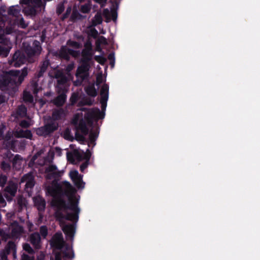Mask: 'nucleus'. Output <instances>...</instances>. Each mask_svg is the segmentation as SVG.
<instances>
[{
    "mask_svg": "<svg viewBox=\"0 0 260 260\" xmlns=\"http://www.w3.org/2000/svg\"><path fill=\"white\" fill-rule=\"evenodd\" d=\"M23 249L28 253L29 254H32L35 253L34 250L32 248L30 245L28 243H25L23 245Z\"/></svg>",
    "mask_w": 260,
    "mask_h": 260,
    "instance_id": "obj_43",
    "label": "nucleus"
},
{
    "mask_svg": "<svg viewBox=\"0 0 260 260\" xmlns=\"http://www.w3.org/2000/svg\"><path fill=\"white\" fill-rule=\"evenodd\" d=\"M84 90L86 94L89 96L95 98L98 94V92L94 84L87 86L85 87Z\"/></svg>",
    "mask_w": 260,
    "mask_h": 260,
    "instance_id": "obj_26",
    "label": "nucleus"
},
{
    "mask_svg": "<svg viewBox=\"0 0 260 260\" xmlns=\"http://www.w3.org/2000/svg\"><path fill=\"white\" fill-rule=\"evenodd\" d=\"M63 242L61 233H56L51 240L50 245L56 249H61L63 247Z\"/></svg>",
    "mask_w": 260,
    "mask_h": 260,
    "instance_id": "obj_11",
    "label": "nucleus"
},
{
    "mask_svg": "<svg viewBox=\"0 0 260 260\" xmlns=\"http://www.w3.org/2000/svg\"><path fill=\"white\" fill-rule=\"evenodd\" d=\"M84 105L91 106L93 105L94 100L89 98H86L82 101Z\"/></svg>",
    "mask_w": 260,
    "mask_h": 260,
    "instance_id": "obj_53",
    "label": "nucleus"
},
{
    "mask_svg": "<svg viewBox=\"0 0 260 260\" xmlns=\"http://www.w3.org/2000/svg\"><path fill=\"white\" fill-rule=\"evenodd\" d=\"M26 60L25 54L19 50H17L13 56L9 59L8 63L11 66L16 68L20 67Z\"/></svg>",
    "mask_w": 260,
    "mask_h": 260,
    "instance_id": "obj_8",
    "label": "nucleus"
},
{
    "mask_svg": "<svg viewBox=\"0 0 260 260\" xmlns=\"http://www.w3.org/2000/svg\"><path fill=\"white\" fill-rule=\"evenodd\" d=\"M1 138L5 141H9L12 137V134L10 132H8L6 135H4L3 129H0Z\"/></svg>",
    "mask_w": 260,
    "mask_h": 260,
    "instance_id": "obj_38",
    "label": "nucleus"
},
{
    "mask_svg": "<svg viewBox=\"0 0 260 260\" xmlns=\"http://www.w3.org/2000/svg\"><path fill=\"white\" fill-rule=\"evenodd\" d=\"M11 161H3L1 164V169L4 171H9L11 169Z\"/></svg>",
    "mask_w": 260,
    "mask_h": 260,
    "instance_id": "obj_37",
    "label": "nucleus"
},
{
    "mask_svg": "<svg viewBox=\"0 0 260 260\" xmlns=\"http://www.w3.org/2000/svg\"><path fill=\"white\" fill-rule=\"evenodd\" d=\"M64 115V110L62 108L54 109L52 113V118L53 121L59 120Z\"/></svg>",
    "mask_w": 260,
    "mask_h": 260,
    "instance_id": "obj_25",
    "label": "nucleus"
},
{
    "mask_svg": "<svg viewBox=\"0 0 260 260\" xmlns=\"http://www.w3.org/2000/svg\"><path fill=\"white\" fill-rule=\"evenodd\" d=\"M8 181V177L6 175L1 174L0 175V186L4 188Z\"/></svg>",
    "mask_w": 260,
    "mask_h": 260,
    "instance_id": "obj_40",
    "label": "nucleus"
},
{
    "mask_svg": "<svg viewBox=\"0 0 260 260\" xmlns=\"http://www.w3.org/2000/svg\"><path fill=\"white\" fill-rule=\"evenodd\" d=\"M50 65L49 60L46 59L44 60L40 64V69L44 72H46L48 67Z\"/></svg>",
    "mask_w": 260,
    "mask_h": 260,
    "instance_id": "obj_44",
    "label": "nucleus"
},
{
    "mask_svg": "<svg viewBox=\"0 0 260 260\" xmlns=\"http://www.w3.org/2000/svg\"><path fill=\"white\" fill-rule=\"evenodd\" d=\"M57 168L54 165H50L45 169V173H47V178L48 179H55L61 176L60 171H56Z\"/></svg>",
    "mask_w": 260,
    "mask_h": 260,
    "instance_id": "obj_13",
    "label": "nucleus"
},
{
    "mask_svg": "<svg viewBox=\"0 0 260 260\" xmlns=\"http://www.w3.org/2000/svg\"><path fill=\"white\" fill-rule=\"evenodd\" d=\"M82 50H85L88 51H92V45L90 40H87L84 44V48Z\"/></svg>",
    "mask_w": 260,
    "mask_h": 260,
    "instance_id": "obj_52",
    "label": "nucleus"
},
{
    "mask_svg": "<svg viewBox=\"0 0 260 260\" xmlns=\"http://www.w3.org/2000/svg\"><path fill=\"white\" fill-rule=\"evenodd\" d=\"M20 11V10L19 6H11L9 8L8 10V13L9 15L17 17L19 14Z\"/></svg>",
    "mask_w": 260,
    "mask_h": 260,
    "instance_id": "obj_33",
    "label": "nucleus"
},
{
    "mask_svg": "<svg viewBox=\"0 0 260 260\" xmlns=\"http://www.w3.org/2000/svg\"><path fill=\"white\" fill-rule=\"evenodd\" d=\"M79 99V95L77 93L73 92L70 99V101L72 105L75 104Z\"/></svg>",
    "mask_w": 260,
    "mask_h": 260,
    "instance_id": "obj_45",
    "label": "nucleus"
},
{
    "mask_svg": "<svg viewBox=\"0 0 260 260\" xmlns=\"http://www.w3.org/2000/svg\"><path fill=\"white\" fill-rule=\"evenodd\" d=\"M6 250L7 254H9L11 252L15 254L16 252V246L15 243L13 241H9L6 246Z\"/></svg>",
    "mask_w": 260,
    "mask_h": 260,
    "instance_id": "obj_29",
    "label": "nucleus"
},
{
    "mask_svg": "<svg viewBox=\"0 0 260 260\" xmlns=\"http://www.w3.org/2000/svg\"><path fill=\"white\" fill-rule=\"evenodd\" d=\"M103 82V79L102 75H99L96 79V85L99 86Z\"/></svg>",
    "mask_w": 260,
    "mask_h": 260,
    "instance_id": "obj_61",
    "label": "nucleus"
},
{
    "mask_svg": "<svg viewBox=\"0 0 260 260\" xmlns=\"http://www.w3.org/2000/svg\"><path fill=\"white\" fill-rule=\"evenodd\" d=\"M91 8L88 4H85L81 6L80 11L83 13H88L90 12Z\"/></svg>",
    "mask_w": 260,
    "mask_h": 260,
    "instance_id": "obj_48",
    "label": "nucleus"
},
{
    "mask_svg": "<svg viewBox=\"0 0 260 260\" xmlns=\"http://www.w3.org/2000/svg\"><path fill=\"white\" fill-rule=\"evenodd\" d=\"M81 176L82 175H80L77 170L72 171L70 173V176L72 181Z\"/></svg>",
    "mask_w": 260,
    "mask_h": 260,
    "instance_id": "obj_49",
    "label": "nucleus"
},
{
    "mask_svg": "<svg viewBox=\"0 0 260 260\" xmlns=\"http://www.w3.org/2000/svg\"><path fill=\"white\" fill-rule=\"evenodd\" d=\"M36 134L39 136H43L45 138L47 137L44 126H41L36 128Z\"/></svg>",
    "mask_w": 260,
    "mask_h": 260,
    "instance_id": "obj_36",
    "label": "nucleus"
},
{
    "mask_svg": "<svg viewBox=\"0 0 260 260\" xmlns=\"http://www.w3.org/2000/svg\"><path fill=\"white\" fill-rule=\"evenodd\" d=\"M72 8L71 7H69L67 8L66 12L63 14L62 16V20H64L67 19L71 12Z\"/></svg>",
    "mask_w": 260,
    "mask_h": 260,
    "instance_id": "obj_54",
    "label": "nucleus"
},
{
    "mask_svg": "<svg viewBox=\"0 0 260 260\" xmlns=\"http://www.w3.org/2000/svg\"><path fill=\"white\" fill-rule=\"evenodd\" d=\"M78 117L76 116L73 119V123L75 125L78 124L77 129V131H80L82 134H79L77 132L76 133V137L81 140H83L84 139V136L87 135L89 133V128H88L86 121L84 119L82 118L79 120L78 124Z\"/></svg>",
    "mask_w": 260,
    "mask_h": 260,
    "instance_id": "obj_6",
    "label": "nucleus"
},
{
    "mask_svg": "<svg viewBox=\"0 0 260 260\" xmlns=\"http://www.w3.org/2000/svg\"><path fill=\"white\" fill-rule=\"evenodd\" d=\"M40 234L42 235V236L44 238H45L48 233V229H47V226L45 225L41 226L40 228Z\"/></svg>",
    "mask_w": 260,
    "mask_h": 260,
    "instance_id": "obj_46",
    "label": "nucleus"
},
{
    "mask_svg": "<svg viewBox=\"0 0 260 260\" xmlns=\"http://www.w3.org/2000/svg\"><path fill=\"white\" fill-rule=\"evenodd\" d=\"M35 206L39 212H44L46 208L45 200L40 196H37L33 199Z\"/></svg>",
    "mask_w": 260,
    "mask_h": 260,
    "instance_id": "obj_16",
    "label": "nucleus"
},
{
    "mask_svg": "<svg viewBox=\"0 0 260 260\" xmlns=\"http://www.w3.org/2000/svg\"><path fill=\"white\" fill-rule=\"evenodd\" d=\"M24 233L23 227L20 225L17 222H14L12 224V229L11 234L13 238H18Z\"/></svg>",
    "mask_w": 260,
    "mask_h": 260,
    "instance_id": "obj_17",
    "label": "nucleus"
},
{
    "mask_svg": "<svg viewBox=\"0 0 260 260\" xmlns=\"http://www.w3.org/2000/svg\"><path fill=\"white\" fill-rule=\"evenodd\" d=\"M21 182H26L25 190L28 194L31 193L35 185V177L32 173L29 172L24 175L21 178Z\"/></svg>",
    "mask_w": 260,
    "mask_h": 260,
    "instance_id": "obj_9",
    "label": "nucleus"
},
{
    "mask_svg": "<svg viewBox=\"0 0 260 260\" xmlns=\"http://www.w3.org/2000/svg\"><path fill=\"white\" fill-rule=\"evenodd\" d=\"M103 15L106 18V22H109L111 21V18L110 17V11L107 8L103 10Z\"/></svg>",
    "mask_w": 260,
    "mask_h": 260,
    "instance_id": "obj_51",
    "label": "nucleus"
},
{
    "mask_svg": "<svg viewBox=\"0 0 260 260\" xmlns=\"http://www.w3.org/2000/svg\"><path fill=\"white\" fill-rule=\"evenodd\" d=\"M94 59L102 65H104L107 61L106 58L101 55H95L94 56Z\"/></svg>",
    "mask_w": 260,
    "mask_h": 260,
    "instance_id": "obj_42",
    "label": "nucleus"
},
{
    "mask_svg": "<svg viewBox=\"0 0 260 260\" xmlns=\"http://www.w3.org/2000/svg\"><path fill=\"white\" fill-rule=\"evenodd\" d=\"M26 68L19 70H10L0 74V88L2 90L16 91L27 75Z\"/></svg>",
    "mask_w": 260,
    "mask_h": 260,
    "instance_id": "obj_2",
    "label": "nucleus"
},
{
    "mask_svg": "<svg viewBox=\"0 0 260 260\" xmlns=\"http://www.w3.org/2000/svg\"><path fill=\"white\" fill-rule=\"evenodd\" d=\"M93 51L82 50L81 51V58L80 62L89 63L92 60Z\"/></svg>",
    "mask_w": 260,
    "mask_h": 260,
    "instance_id": "obj_21",
    "label": "nucleus"
},
{
    "mask_svg": "<svg viewBox=\"0 0 260 260\" xmlns=\"http://www.w3.org/2000/svg\"><path fill=\"white\" fill-rule=\"evenodd\" d=\"M63 137L65 139L68 140L72 141L73 139V136L71 135V132L68 128L64 131L63 133Z\"/></svg>",
    "mask_w": 260,
    "mask_h": 260,
    "instance_id": "obj_47",
    "label": "nucleus"
},
{
    "mask_svg": "<svg viewBox=\"0 0 260 260\" xmlns=\"http://www.w3.org/2000/svg\"><path fill=\"white\" fill-rule=\"evenodd\" d=\"M41 236L38 232L31 234L29 236V241L36 249L41 247Z\"/></svg>",
    "mask_w": 260,
    "mask_h": 260,
    "instance_id": "obj_18",
    "label": "nucleus"
},
{
    "mask_svg": "<svg viewBox=\"0 0 260 260\" xmlns=\"http://www.w3.org/2000/svg\"><path fill=\"white\" fill-rule=\"evenodd\" d=\"M19 26L22 28H25L27 26V24L25 23L24 19L21 18L19 22Z\"/></svg>",
    "mask_w": 260,
    "mask_h": 260,
    "instance_id": "obj_60",
    "label": "nucleus"
},
{
    "mask_svg": "<svg viewBox=\"0 0 260 260\" xmlns=\"http://www.w3.org/2000/svg\"><path fill=\"white\" fill-rule=\"evenodd\" d=\"M23 12L26 15L35 16L37 14V10L35 7L27 6L23 9Z\"/></svg>",
    "mask_w": 260,
    "mask_h": 260,
    "instance_id": "obj_27",
    "label": "nucleus"
},
{
    "mask_svg": "<svg viewBox=\"0 0 260 260\" xmlns=\"http://www.w3.org/2000/svg\"><path fill=\"white\" fill-rule=\"evenodd\" d=\"M101 100L100 103H107L109 97V86L107 84H104L101 89Z\"/></svg>",
    "mask_w": 260,
    "mask_h": 260,
    "instance_id": "obj_23",
    "label": "nucleus"
},
{
    "mask_svg": "<svg viewBox=\"0 0 260 260\" xmlns=\"http://www.w3.org/2000/svg\"><path fill=\"white\" fill-rule=\"evenodd\" d=\"M89 165V162L85 161L82 163L80 167V170L81 172H83L84 170L86 169Z\"/></svg>",
    "mask_w": 260,
    "mask_h": 260,
    "instance_id": "obj_64",
    "label": "nucleus"
},
{
    "mask_svg": "<svg viewBox=\"0 0 260 260\" xmlns=\"http://www.w3.org/2000/svg\"><path fill=\"white\" fill-rule=\"evenodd\" d=\"M57 92L58 95L52 101V103L57 107H61L67 101V91H61Z\"/></svg>",
    "mask_w": 260,
    "mask_h": 260,
    "instance_id": "obj_14",
    "label": "nucleus"
},
{
    "mask_svg": "<svg viewBox=\"0 0 260 260\" xmlns=\"http://www.w3.org/2000/svg\"><path fill=\"white\" fill-rule=\"evenodd\" d=\"M5 158H8V160L11 161L14 167L16 166L18 164L20 163L22 159V157L19 154H16L14 156L11 151H8L5 154Z\"/></svg>",
    "mask_w": 260,
    "mask_h": 260,
    "instance_id": "obj_19",
    "label": "nucleus"
},
{
    "mask_svg": "<svg viewBox=\"0 0 260 260\" xmlns=\"http://www.w3.org/2000/svg\"><path fill=\"white\" fill-rule=\"evenodd\" d=\"M64 184L67 189V192L70 193H73L75 192V190L73 186L70 183L67 181L64 182Z\"/></svg>",
    "mask_w": 260,
    "mask_h": 260,
    "instance_id": "obj_39",
    "label": "nucleus"
},
{
    "mask_svg": "<svg viewBox=\"0 0 260 260\" xmlns=\"http://www.w3.org/2000/svg\"><path fill=\"white\" fill-rule=\"evenodd\" d=\"M68 82V78L64 75H60L57 80V83L56 88H57V92L59 91H67V87L66 85Z\"/></svg>",
    "mask_w": 260,
    "mask_h": 260,
    "instance_id": "obj_15",
    "label": "nucleus"
},
{
    "mask_svg": "<svg viewBox=\"0 0 260 260\" xmlns=\"http://www.w3.org/2000/svg\"><path fill=\"white\" fill-rule=\"evenodd\" d=\"M35 257L34 256H29L26 254L23 253L21 256V260H34Z\"/></svg>",
    "mask_w": 260,
    "mask_h": 260,
    "instance_id": "obj_59",
    "label": "nucleus"
},
{
    "mask_svg": "<svg viewBox=\"0 0 260 260\" xmlns=\"http://www.w3.org/2000/svg\"><path fill=\"white\" fill-rule=\"evenodd\" d=\"M27 109L26 107L23 105L18 106L16 113L17 116L21 117H24L26 115Z\"/></svg>",
    "mask_w": 260,
    "mask_h": 260,
    "instance_id": "obj_32",
    "label": "nucleus"
},
{
    "mask_svg": "<svg viewBox=\"0 0 260 260\" xmlns=\"http://www.w3.org/2000/svg\"><path fill=\"white\" fill-rule=\"evenodd\" d=\"M111 18L113 21H115L117 18V13L116 10L112 9L111 10Z\"/></svg>",
    "mask_w": 260,
    "mask_h": 260,
    "instance_id": "obj_56",
    "label": "nucleus"
},
{
    "mask_svg": "<svg viewBox=\"0 0 260 260\" xmlns=\"http://www.w3.org/2000/svg\"><path fill=\"white\" fill-rule=\"evenodd\" d=\"M108 59L110 61V64L111 66H114V54L113 53H110L108 56Z\"/></svg>",
    "mask_w": 260,
    "mask_h": 260,
    "instance_id": "obj_58",
    "label": "nucleus"
},
{
    "mask_svg": "<svg viewBox=\"0 0 260 260\" xmlns=\"http://www.w3.org/2000/svg\"><path fill=\"white\" fill-rule=\"evenodd\" d=\"M44 126L47 136L56 131L58 127V123L53 121H51L50 122L45 124Z\"/></svg>",
    "mask_w": 260,
    "mask_h": 260,
    "instance_id": "obj_22",
    "label": "nucleus"
},
{
    "mask_svg": "<svg viewBox=\"0 0 260 260\" xmlns=\"http://www.w3.org/2000/svg\"><path fill=\"white\" fill-rule=\"evenodd\" d=\"M98 31L95 28H94L91 29L90 35L93 38H96L98 37Z\"/></svg>",
    "mask_w": 260,
    "mask_h": 260,
    "instance_id": "obj_63",
    "label": "nucleus"
},
{
    "mask_svg": "<svg viewBox=\"0 0 260 260\" xmlns=\"http://www.w3.org/2000/svg\"><path fill=\"white\" fill-rule=\"evenodd\" d=\"M86 18V16H84L81 15L79 12H78L77 11H73L71 19L72 21H75L77 20H82Z\"/></svg>",
    "mask_w": 260,
    "mask_h": 260,
    "instance_id": "obj_34",
    "label": "nucleus"
},
{
    "mask_svg": "<svg viewBox=\"0 0 260 260\" xmlns=\"http://www.w3.org/2000/svg\"><path fill=\"white\" fill-rule=\"evenodd\" d=\"M79 200L75 195L68 197V202L61 198L54 201L57 207L54 215L57 220L62 222L64 220L71 221L76 224L79 220L80 209L79 207Z\"/></svg>",
    "mask_w": 260,
    "mask_h": 260,
    "instance_id": "obj_1",
    "label": "nucleus"
},
{
    "mask_svg": "<svg viewBox=\"0 0 260 260\" xmlns=\"http://www.w3.org/2000/svg\"><path fill=\"white\" fill-rule=\"evenodd\" d=\"M9 53V50L5 47L0 46V55L4 57L7 56Z\"/></svg>",
    "mask_w": 260,
    "mask_h": 260,
    "instance_id": "obj_50",
    "label": "nucleus"
},
{
    "mask_svg": "<svg viewBox=\"0 0 260 260\" xmlns=\"http://www.w3.org/2000/svg\"><path fill=\"white\" fill-rule=\"evenodd\" d=\"M15 135L17 138H25L30 140H32V134L30 130H17L15 132Z\"/></svg>",
    "mask_w": 260,
    "mask_h": 260,
    "instance_id": "obj_24",
    "label": "nucleus"
},
{
    "mask_svg": "<svg viewBox=\"0 0 260 260\" xmlns=\"http://www.w3.org/2000/svg\"><path fill=\"white\" fill-rule=\"evenodd\" d=\"M75 230L76 227L74 224H67L62 229V231L65 235L70 238L71 240H73Z\"/></svg>",
    "mask_w": 260,
    "mask_h": 260,
    "instance_id": "obj_20",
    "label": "nucleus"
},
{
    "mask_svg": "<svg viewBox=\"0 0 260 260\" xmlns=\"http://www.w3.org/2000/svg\"><path fill=\"white\" fill-rule=\"evenodd\" d=\"M91 152L88 149L86 152H84V160H85V161L89 162L90 157H91Z\"/></svg>",
    "mask_w": 260,
    "mask_h": 260,
    "instance_id": "obj_55",
    "label": "nucleus"
},
{
    "mask_svg": "<svg viewBox=\"0 0 260 260\" xmlns=\"http://www.w3.org/2000/svg\"><path fill=\"white\" fill-rule=\"evenodd\" d=\"M30 90L34 94H37L39 91L38 79L34 78L30 82Z\"/></svg>",
    "mask_w": 260,
    "mask_h": 260,
    "instance_id": "obj_28",
    "label": "nucleus"
},
{
    "mask_svg": "<svg viewBox=\"0 0 260 260\" xmlns=\"http://www.w3.org/2000/svg\"><path fill=\"white\" fill-rule=\"evenodd\" d=\"M67 157L68 159L72 162L74 161L75 159L78 161H81L84 160V151L75 149L72 152H67Z\"/></svg>",
    "mask_w": 260,
    "mask_h": 260,
    "instance_id": "obj_12",
    "label": "nucleus"
},
{
    "mask_svg": "<svg viewBox=\"0 0 260 260\" xmlns=\"http://www.w3.org/2000/svg\"><path fill=\"white\" fill-rule=\"evenodd\" d=\"M64 3L62 2V3H59L57 5V7H56V14L58 15H60V14H61L62 13V12L64 11Z\"/></svg>",
    "mask_w": 260,
    "mask_h": 260,
    "instance_id": "obj_41",
    "label": "nucleus"
},
{
    "mask_svg": "<svg viewBox=\"0 0 260 260\" xmlns=\"http://www.w3.org/2000/svg\"><path fill=\"white\" fill-rule=\"evenodd\" d=\"M18 189V183L17 182L10 180L4 189V196L8 202L12 201L13 198L16 196Z\"/></svg>",
    "mask_w": 260,
    "mask_h": 260,
    "instance_id": "obj_5",
    "label": "nucleus"
},
{
    "mask_svg": "<svg viewBox=\"0 0 260 260\" xmlns=\"http://www.w3.org/2000/svg\"><path fill=\"white\" fill-rule=\"evenodd\" d=\"M102 22L103 18L101 13L100 12H97L93 18L92 19V25L95 26L99 24H101Z\"/></svg>",
    "mask_w": 260,
    "mask_h": 260,
    "instance_id": "obj_31",
    "label": "nucleus"
},
{
    "mask_svg": "<svg viewBox=\"0 0 260 260\" xmlns=\"http://www.w3.org/2000/svg\"><path fill=\"white\" fill-rule=\"evenodd\" d=\"M19 125L22 128H27L30 125L28 121L26 120H23L21 121V122L19 123Z\"/></svg>",
    "mask_w": 260,
    "mask_h": 260,
    "instance_id": "obj_57",
    "label": "nucleus"
},
{
    "mask_svg": "<svg viewBox=\"0 0 260 260\" xmlns=\"http://www.w3.org/2000/svg\"><path fill=\"white\" fill-rule=\"evenodd\" d=\"M80 63L81 65L78 67L75 73V76L77 78H82V80H85L87 79L89 77V71L90 65L89 63Z\"/></svg>",
    "mask_w": 260,
    "mask_h": 260,
    "instance_id": "obj_10",
    "label": "nucleus"
},
{
    "mask_svg": "<svg viewBox=\"0 0 260 260\" xmlns=\"http://www.w3.org/2000/svg\"><path fill=\"white\" fill-rule=\"evenodd\" d=\"M68 44L76 48H79L80 47V43L76 41H69Z\"/></svg>",
    "mask_w": 260,
    "mask_h": 260,
    "instance_id": "obj_62",
    "label": "nucleus"
},
{
    "mask_svg": "<svg viewBox=\"0 0 260 260\" xmlns=\"http://www.w3.org/2000/svg\"><path fill=\"white\" fill-rule=\"evenodd\" d=\"M101 104L102 111L99 108H92L84 114V119L86 120L89 126H92L94 121L97 122L100 119L105 117V111L107 107V103H100Z\"/></svg>",
    "mask_w": 260,
    "mask_h": 260,
    "instance_id": "obj_3",
    "label": "nucleus"
},
{
    "mask_svg": "<svg viewBox=\"0 0 260 260\" xmlns=\"http://www.w3.org/2000/svg\"><path fill=\"white\" fill-rule=\"evenodd\" d=\"M99 132L97 131H91L89 134V141L91 144L93 146L95 145V141L98 137Z\"/></svg>",
    "mask_w": 260,
    "mask_h": 260,
    "instance_id": "obj_30",
    "label": "nucleus"
},
{
    "mask_svg": "<svg viewBox=\"0 0 260 260\" xmlns=\"http://www.w3.org/2000/svg\"><path fill=\"white\" fill-rule=\"evenodd\" d=\"M42 50L41 43L38 40H34L31 45H28L24 48L25 53L30 59L32 57L39 56Z\"/></svg>",
    "mask_w": 260,
    "mask_h": 260,
    "instance_id": "obj_4",
    "label": "nucleus"
},
{
    "mask_svg": "<svg viewBox=\"0 0 260 260\" xmlns=\"http://www.w3.org/2000/svg\"><path fill=\"white\" fill-rule=\"evenodd\" d=\"M74 185L78 189H82L84 187L85 183L83 181L82 176L73 180Z\"/></svg>",
    "mask_w": 260,
    "mask_h": 260,
    "instance_id": "obj_35",
    "label": "nucleus"
},
{
    "mask_svg": "<svg viewBox=\"0 0 260 260\" xmlns=\"http://www.w3.org/2000/svg\"><path fill=\"white\" fill-rule=\"evenodd\" d=\"M79 54V51L68 48L66 46H62L60 49L54 53V55L61 59L69 61L70 55L76 57Z\"/></svg>",
    "mask_w": 260,
    "mask_h": 260,
    "instance_id": "obj_7",
    "label": "nucleus"
}]
</instances>
